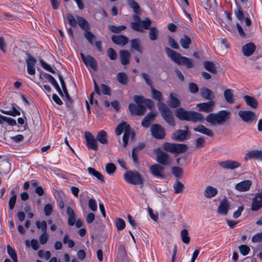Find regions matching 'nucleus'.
<instances>
[{"label":"nucleus","instance_id":"obj_1","mask_svg":"<svg viewBox=\"0 0 262 262\" xmlns=\"http://www.w3.org/2000/svg\"><path fill=\"white\" fill-rule=\"evenodd\" d=\"M134 100L136 104L130 103L128 105L129 111L133 115L143 116L145 114L146 109L143 104L149 108L153 106L152 100L144 98L143 96L135 95Z\"/></svg>","mask_w":262,"mask_h":262},{"label":"nucleus","instance_id":"obj_2","mask_svg":"<svg viewBox=\"0 0 262 262\" xmlns=\"http://www.w3.org/2000/svg\"><path fill=\"white\" fill-rule=\"evenodd\" d=\"M165 49L168 57L176 63L178 64H183L189 69L192 68L193 67L192 59L181 56L179 53H178L168 47H166Z\"/></svg>","mask_w":262,"mask_h":262},{"label":"nucleus","instance_id":"obj_3","mask_svg":"<svg viewBox=\"0 0 262 262\" xmlns=\"http://www.w3.org/2000/svg\"><path fill=\"white\" fill-rule=\"evenodd\" d=\"M230 117V113L227 111H221L216 113H211L206 117V120L212 125L223 124Z\"/></svg>","mask_w":262,"mask_h":262},{"label":"nucleus","instance_id":"obj_4","mask_svg":"<svg viewBox=\"0 0 262 262\" xmlns=\"http://www.w3.org/2000/svg\"><path fill=\"white\" fill-rule=\"evenodd\" d=\"M123 132H124V135L122 138V145L124 147H125L127 145L129 136H130L131 138L133 140L135 137V133L130 127L129 124L125 122L118 124L115 129V133L117 136L120 135Z\"/></svg>","mask_w":262,"mask_h":262},{"label":"nucleus","instance_id":"obj_5","mask_svg":"<svg viewBox=\"0 0 262 262\" xmlns=\"http://www.w3.org/2000/svg\"><path fill=\"white\" fill-rule=\"evenodd\" d=\"M159 110L165 121L169 124L174 126V117L172 111L162 102H159L158 103Z\"/></svg>","mask_w":262,"mask_h":262},{"label":"nucleus","instance_id":"obj_6","mask_svg":"<svg viewBox=\"0 0 262 262\" xmlns=\"http://www.w3.org/2000/svg\"><path fill=\"white\" fill-rule=\"evenodd\" d=\"M124 179L125 181L133 185H139L141 187L143 186V180L137 171L129 170L124 174Z\"/></svg>","mask_w":262,"mask_h":262},{"label":"nucleus","instance_id":"obj_7","mask_svg":"<svg viewBox=\"0 0 262 262\" xmlns=\"http://www.w3.org/2000/svg\"><path fill=\"white\" fill-rule=\"evenodd\" d=\"M163 149L171 153H182L186 150L187 146L183 144L170 143L165 142L163 145Z\"/></svg>","mask_w":262,"mask_h":262},{"label":"nucleus","instance_id":"obj_8","mask_svg":"<svg viewBox=\"0 0 262 262\" xmlns=\"http://www.w3.org/2000/svg\"><path fill=\"white\" fill-rule=\"evenodd\" d=\"M156 160L159 163L166 166L170 165L172 161L169 155L160 149L157 150Z\"/></svg>","mask_w":262,"mask_h":262},{"label":"nucleus","instance_id":"obj_9","mask_svg":"<svg viewBox=\"0 0 262 262\" xmlns=\"http://www.w3.org/2000/svg\"><path fill=\"white\" fill-rule=\"evenodd\" d=\"M84 135L88 148L89 149L97 150L98 144L96 138L95 139L94 137L90 132H85Z\"/></svg>","mask_w":262,"mask_h":262},{"label":"nucleus","instance_id":"obj_10","mask_svg":"<svg viewBox=\"0 0 262 262\" xmlns=\"http://www.w3.org/2000/svg\"><path fill=\"white\" fill-rule=\"evenodd\" d=\"M149 170L151 173L156 178L163 179L165 177L164 168L158 164L152 165L149 167Z\"/></svg>","mask_w":262,"mask_h":262},{"label":"nucleus","instance_id":"obj_11","mask_svg":"<svg viewBox=\"0 0 262 262\" xmlns=\"http://www.w3.org/2000/svg\"><path fill=\"white\" fill-rule=\"evenodd\" d=\"M238 115L243 121L246 122H252L257 118L255 113L250 111H240L238 112Z\"/></svg>","mask_w":262,"mask_h":262},{"label":"nucleus","instance_id":"obj_12","mask_svg":"<svg viewBox=\"0 0 262 262\" xmlns=\"http://www.w3.org/2000/svg\"><path fill=\"white\" fill-rule=\"evenodd\" d=\"M150 130L152 135L157 139H163L165 137L164 130L160 125H152Z\"/></svg>","mask_w":262,"mask_h":262},{"label":"nucleus","instance_id":"obj_13","mask_svg":"<svg viewBox=\"0 0 262 262\" xmlns=\"http://www.w3.org/2000/svg\"><path fill=\"white\" fill-rule=\"evenodd\" d=\"M218 164L223 168L226 169H234L241 166V164L237 161L230 160L221 161Z\"/></svg>","mask_w":262,"mask_h":262},{"label":"nucleus","instance_id":"obj_14","mask_svg":"<svg viewBox=\"0 0 262 262\" xmlns=\"http://www.w3.org/2000/svg\"><path fill=\"white\" fill-rule=\"evenodd\" d=\"M185 130L179 129L176 131L172 135V138L178 141H183L187 139V130L188 127L187 126H184Z\"/></svg>","mask_w":262,"mask_h":262},{"label":"nucleus","instance_id":"obj_15","mask_svg":"<svg viewBox=\"0 0 262 262\" xmlns=\"http://www.w3.org/2000/svg\"><path fill=\"white\" fill-rule=\"evenodd\" d=\"M214 104V101L211 100L207 102L198 103L196 106L201 111L209 113L213 111Z\"/></svg>","mask_w":262,"mask_h":262},{"label":"nucleus","instance_id":"obj_16","mask_svg":"<svg viewBox=\"0 0 262 262\" xmlns=\"http://www.w3.org/2000/svg\"><path fill=\"white\" fill-rule=\"evenodd\" d=\"M80 55L82 61L86 66H90L94 70L97 69V63L92 56L90 55L85 56L83 53H81Z\"/></svg>","mask_w":262,"mask_h":262},{"label":"nucleus","instance_id":"obj_17","mask_svg":"<svg viewBox=\"0 0 262 262\" xmlns=\"http://www.w3.org/2000/svg\"><path fill=\"white\" fill-rule=\"evenodd\" d=\"M262 207V192L257 193L253 199L251 205L252 211H257Z\"/></svg>","mask_w":262,"mask_h":262},{"label":"nucleus","instance_id":"obj_18","mask_svg":"<svg viewBox=\"0 0 262 262\" xmlns=\"http://www.w3.org/2000/svg\"><path fill=\"white\" fill-rule=\"evenodd\" d=\"M167 103L170 107L176 108L180 105L181 102L178 99L176 93H170Z\"/></svg>","mask_w":262,"mask_h":262},{"label":"nucleus","instance_id":"obj_19","mask_svg":"<svg viewBox=\"0 0 262 262\" xmlns=\"http://www.w3.org/2000/svg\"><path fill=\"white\" fill-rule=\"evenodd\" d=\"M41 231L42 233L39 237V241L41 245H44L47 242L48 238H49V235L47 232V223L45 221H43L41 222Z\"/></svg>","mask_w":262,"mask_h":262},{"label":"nucleus","instance_id":"obj_20","mask_svg":"<svg viewBox=\"0 0 262 262\" xmlns=\"http://www.w3.org/2000/svg\"><path fill=\"white\" fill-rule=\"evenodd\" d=\"M111 39L115 44L122 47L124 46L128 42V38L122 35H113Z\"/></svg>","mask_w":262,"mask_h":262},{"label":"nucleus","instance_id":"obj_21","mask_svg":"<svg viewBox=\"0 0 262 262\" xmlns=\"http://www.w3.org/2000/svg\"><path fill=\"white\" fill-rule=\"evenodd\" d=\"M251 185V181L245 180L236 184L235 186V188L239 191H246L249 189Z\"/></svg>","mask_w":262,"mask_h":262},{"label":"nucleus","instance_id":"obj_22","mask_svg":"<svg viewBox=\"0 0 262 262\" xmlns=\"http://www.w3.org/2000/svg\"><path fill=\"white\" fill-rule=\"evenodd\" d=\"M244 159L246 161L250 159L262 160V151L258 150L250 151L246 154Z\"/></svg>","mask_w":262,"mask_h":262},{"label":"nucleus","instance_id":"obj_23","mask_svg":"<svg viewBox=\"0 0 262 262\" xmlns=\"http://www.w3.org/2000/svg\"><path fill=\"white\" fill-rule=\"evenodd\" d=\"M224 96L226 102L229 104L234 103L236 96L234 94V91L231 89H226L224 92Z\"/></svg>","mask_w":262,"mask_h":262},{"label":"nucleus","instance_id":"obj_24","mask_svg":"<svg viewBox=\"0 0 262 262\" xmlns=\"http://www.w3.org/2000/svg\"><path fill=\"white\" fill-rule=\"evenodd\" d=\"M19 187H16L12 189L11 190L10 193L12 195L11 197L9 199V207L10 210H12L15 206L17 195L16 193L18 191Z\"/></svg>","mask_w":262,"mask_h":262},{"label":"nucleus","instance_id":"obj_25","mask_svg":"<svg viewBox=\"0 0 262 262\" xmlns=\"http://www.w3.org/2000/svg\"><path fill=\"white\" fill-rule=\"evenodd\" d=\"M229 204L228 201L227 199H224L221 202L220 204L217 209V212L220 214L226 215L229 210Z\"/></svg>","mask_w":262,"mask_h":262},{"label":"nucleus","instance_id":"obj_26","mask_svg":"<svg viewBox=\"0 0 262 262\" xmlns=\"http://www.w3.org/2000/svg\"><path fill=\"white\" fill-rule=\"evenodd\" d=\"M243 98L246 104L251 108L256 109L257 107L258 101L256 98L248 95L244 96Z\"/></svg>","mask_w":262,"mask_h":262},{"label":"nucleus","instance_id":"obj_27","mask_svg":"<svg viewBox=\"0 0 262 262\" xmlns=\"http://www.w3.org/2000/svg\"><path fill=\"white\" fill-rule=\"evenodd\" d=\"M190 111H185L182 107L178 108L175 111V115L180 120H188Z\"/></svg>","mask_w":262,"mask_h":262},{"label":"nucleus","instance_id":"obj_28","mask_svg":"<svg viewBox=\"0 0 262 262\" xmlns=\"http://www.w3.org/2000/svg\"><path fill=\"white\" fill-rule=\"evenodd\" d=\"M204 120V116L199 113L190 111L188 121L194 122H201Z\"/></svg>","mask_w":262,"mask_h":262},{"label":"nucleus","instance_id":"obj_29","mask_svg":"<svg viewBox=\"0 0 262 262\" xmlns=\"http://www.w3.org/2000/svg\"><path fill=\"white\" fill-rule=\"evenodd\" d=\"M255 50V46L254 43H248L243 47V54L246 56L251 55Z\"/></svg>","mask_w":262,"mask_h":262},{"label":"nucleus","instance_id":"obj_30","mask_svg":"<svg viewBox=\"0 0 262 262\" xmlns=\"http://www.w3.org/2000/svg\"><path fill=\"white\" fill-rule=\"evenodd\" d=\"M194 130L197 132H199L203 134L206 135L209 137H213V133L209 128L206 127L203 125H199L194 128Z\"/></svg>","mask_w":262,"mask_h":262},{"label":"nucleus","instance_id":"obj_31","mask_svg":"<svg viewBox=\"0 0 262 262\" xmlns=\"http://www.w3.org/2000/svg\"><path fill=\"white\" fill-rule=\"evenodd\" d=\"M157 116V113L150 112L148 113L143 119L141 124L145 127H148L150 125V121Z\"/></svg>","mask_w":262,"mask_h":262},{"label":"nucleus","instance_id":"obj_32","mask_svg":"<svg viewBox=\"0 0 262 262\" xmlns=\"http://www.w3.org/2000/svg\"><path fill=\"white\" fill-rule=\"evenodd\" d=\"M217 191L216 188L211 186H208L204 190V194L206 198L210 199L216 195Z\"/></svg>","mask_w":262,"mask_h":262},{"label":"nucleus","instance_id":"obj_33","mask_svg":"<svg viewBox=\"0 0 262 262\" xmlns=\"http://www.w3.org/2000/svg\"><path fill=\"white\" fill-rule=\"evenodd\" d=\"M121 63L123 65H126L129 63L130 53L127 50H121L119 52Z\"/></svg>","mask_w":262,"mask_h":262},{"label":"nucleus","instance_id":"obj_34","mask_svg":"<svg viewBox=\"0 0 262 262\" xmlns=\"http://www.w3.org/2000/svg\"><path fill=\"white\" fill-rule=\"evenodd\" d=\"M201 96L206 100H210L214 98L212 92L208 88H203L200 89Z\"/></svg>","mask_w":262,"mask_h":262},{"label":"nucleus","instance_id":"obj_35","mask_svg":"<svg viewBox=\"0 0 262 262\" xmlns=\"http://www.w3.org/2000/svg\"><path fill=\"white\" fill-rule=\"evenodd\" d=\"M133 18L134 22H132L130 23L132 28L137 31H142V28L141 26H140V23L141 21L140 17L135 14L133 15Z\"/></svg>","mask_w":262,"mask_h":262},{"label":"nucleus","instance_id":"obj_36","mask_svg":"<svg viewBox=\"0 0 262 262\" xmlns=\"http://www.w3.org/2000/svg\"><path fill=\"white\" fill-rule=\"evenodd\" d=\"M96 138L97 141H98L101 144H107L108 143L107 133L104 130L99 132Z\"/></svg>","mask_w":262,"mask_h":262},{"label":"nucleus","instance_id":"obj_37","mask_svg":"<svg viewBox=\"0 0 262 262\" xmlns=\"http://www.w3.org/2000/svg\"><path fill=\"white\" fill-rule=\"evenodd\" d=\"M180 43L183 49H187L191 43V40L188 36L184 35L180 39Z\"/></svg>","mask_w":262,"mask_h":262},{"label":"nucleus","instance_id":"obj_38","mask_svg":"<svg viewBox=\"0 0 262 262\" xmlns=\"http://www.w3.org/2000/svg\"><path fill=\"white\" fill-rule=\"evenodd\" d=\"M77 25L80 26V27L83 29L84 31L89 30L90 26L88 22L83 17L81 16L77 17Z\"/></svg>","mask_w":262,"mask_h":262},{"label":"nucleus","instance_id":"obj_39","mask_svg":"<svg viewBox=\"0 0 262 262\" xmlns=\"http://www.w3.org/2000/svg\"><path fill=\"white\" fill-rule=\"evenodd\" d=\"M130 43L131 45L132 49H133L139 52L140 53H142V49L141 48V42L138 39H133L130 40Z\"/></svg>","mask_w":262,"mask_h":262},{"label":"nucleus","instance_id":"obj_40","mask_svg":"<svg viewBox=\"0 0 262 262\" xmlns=\"http://www.w3.org/2000/svg\"><path fill=\"white\" fill-rule=\"evenodd\" d=\"M88 171L90 175L94 177H96L98 180H100V181H104L103 176L99 172L96 171L94 168L92 167H89L88 168Z\"/></svg>","mask_w":262,"mask_h":262},{"label":"nucleus","instance_id":"obj_41","mask_svg":"<svg viewBox=\"0 0 262 262\" xmlns=\"http://www.w3.org/2000/svg\"><path fill=\"white\" fill-rule=\"evenodd\" d=\"M117 79L118 82L123 85H126L128 83V77L124 72L118 73L117 75Z\"/></svg>","mask_w":262,"mask_h":262},{"label":"nucleus","instance_id":"obj_42","mask_svg":"<svg viewBox=\"0 0 262 262\" xmlns=\"http://www.w3.org/2000/svg\"><path fill=\"white\" fill-rule=\"evenodd\" d=\"M108 28L110 31L114 33H119L120 32L126 29V27L124 25H120L118 26H115L113 25H109Z\"/></svg>","mask_w":262,"mask_h":262},{"label":"nucleus","instance_id":"obj_43","mask_svg":"<svg viewBox=\"0 0 262 262\" xmlns=\"http://www.w3.org/2000/svg\"><path fill=\"white\" fill-rule=\"evenodd\" d=\"M204 66L206 70L213 74H215L216 72V69L214 64L211 61H205L204 62Z\"/></svg>","mask_w":262,"mask_h":262},{"label":"nucleus","instance_id":"obj_44","mask_svg":"<svg viewBox=\"0 0 262 262\" xmlns=\"http://www.w3.org/2000/svg\"><path fill=\"white\" fill-rule=\"evenodd\" d=\"M173 188L175 193H182L184 190V185L179 181L177 180L174 184Z\"/></svg>","mask_w":262,"mask_h":262},{"label":"nucleus","instance_id":"obj_45","mask_svg":"<svg viewBox=\"0 0 262 262\" xmlns=\"http://www.w3.org/2000/svg\"><path fill=\"white\" fill-rule=\"evenodd\" d=\"M25 245L28 247L31 246L34 250H37L39 248L38 241L35 239H32L31 241L27 239L25 241Z\"/></svg>","mask_w":262,"mask_h":262},{"label":"nucleus","instance_id":"obj_46","mask_svg":"<svg viewBox=\"0 0 262 262\" xmlns=\"http://www.w3.org/2000/svg\"><path fill=\"white\" fill-rule=\"evenodd\" d=\"M1 112L4 114L7 115H10L13 117H15L16 116H19L20 115V113L19 111L17 110L15 107H13L12 110L10 111H5L1 110Z\"/></svg>","mask_w":262,"mask_h":262},{"label":"nucleus","instance_id":"obj_47","mask_svg":"<svg viewBox=\"0 0 262 262\" xmlns=\"http://www.w3.org/2000/svg\"><path fill=\"white\" fill-rule=\"evenodd\" d=\"M151 90L152 98L161 102L162 99V93L155 89L152 86L151 87Z\"/></svg>","mask_w":262,"mask_h":262},{"label":"nucleus","instance_id":"obj_48","mask_svg":"<svg viewBox=\"0 0 262 262\" xmlns=\"http://www.w3.org/2000/svg\"><path fill=\"white\" fill-rule=\"evenodd\" d=\"M7 252L14 262H18L17 254L15 250L10 245L7 246Z\"/></svg>","mask_w":262,"mask_h":262},{"label":"nucleus","instance_id":"obj_49","mask_svg":"<svg viewBox=\"0 0 262 262\" xmlns=\"http://www.w3.org/2000/svg\"><path fill=\"white\" fill-rule=\"evenodd\" d=\"M84 35L85 38L89 41V42L91 45H93L94 43V41L95 39V36L94 34L89 31V30H87L85 31Z\"/></svg>","mask_w":262,"mask_h":262},{"label":"nucleus","instance_id":"obj_50","mask_svg":"<svg viewBox=\"0 0 262 262\" xmlns=\"http://www.w3.org/2000/svg\"><path fill=\"white\" fill-rule=\"evenodd\" d=\"M181 236L182 241L185 244H188L190 242V237L188 236V231L187 229H183L181 232Z\"/></svg>","mask_w":262,"mask_h":262},{"label":"nucleus","instance_id":"obj_51","mask_svg":"<svg viewBox=\"0 0 262 262\" xmlns=\"http://www.w3.org/2000/svg\"><path fill=\"white\" fill-rule=\"evenodd\" d=\"M151 23V20L148 18H146L144 20H141L140 23V26H141L142 28L141 32L143 31V29H148L150 26Z\"/></svg>","mask_w":262,"mask_h":262},{"label":"nucleus","instance_id":"obj_52","mask_svg":"<svg viewBox=\"0 0 262 262\" xmlns=\"http://www.w3.org/2000/svg\"><path fill=\"white\" fill-rule=\"evenodd\" d=\"M234 14L236 18L241 20L242 21L244 19V16L243 11H242L241 8L239 6H236V9L234 10Z\"/></svg>","mask_w":262,"mask_h":262},{"label":"nucleus","instance_id":"obj_53","mask_svg":"<svg viewBox=\"0 0 262 262\" xmlns=\"http://www.w3.org/2000/svg\"><path fill=\"white\" fill-rule=\"evenodd\" d=\"M128 4L136 13L140 11V7L135 0H128Z\"/></svg>","mask_w":262,"mask_h":262},{"label":"nucleus","instance_id":"obj_54","mask_svg":"<svg viewBox=\"0 0 262 262\" xmlns=\"http://www.w3.org/2000/svg\"><path fill=\"white\" fill-rule=\"evenodd\" d=\"M149 38L151 40H155L157 39V36L158 34V31L155 27H151L149 29Z\"/></svg>","mask_w":262,"mask_h":262},{"label":"nucleus","instance_id":"obj_55","mask_svg":"<svg viewBox=\"0 0 262 262\" xmlns=\"http://www.w3.org/2000/svg\"><path fill=\"white\" fill-rule=\"evenodd\" d=\"M26 55H27V58L26 59L27 66H35L37 61L36 59L29 53H27Z\"/></svg>","mask_w":262,"mask_h":262},{"label":"nucleus","instance_id":"obj_56","mask_svg":"<svg viewBox=\"0 0 262 262\" xmlns=\"http://www.w3.org/2000/svg\"><path fill=\"white\" fill-rule=\"evenodd\" d=\"M105 169L108 174H112L116 171V167L114 164L110 163L106 165Z\"/></svg>","mask_w":262,"mask_h":262},{"label":"nucleus","instance_id":"obj_57","mask_svg":"<svg viewBox=\"0 0 262 262\" xmlns=\"http://www.w3.org/2000/svg\"><path fill=\"white\" fill-rule=\"evenodd\" d=\"M67 19L68 20L70 25L73 27H77V19L76 20L73 16L71 14H68L66 16Z\"/></svg>","mask_w":262,"mask_h":262},{"label":"nucleus","instance_id":"obj_58","mask_svg":"<svg viewBox=\"0 0 262 262\" xmlns=\"http://www.w3.org/2000/svg\"><path fill=\"white\" fill-rule=\"evenodd\" d=\"M67 19L68 20L70 25L73 27H77V19L76 20L73 16L71 14H68L66 16Z\"/></svg>","mask_w":262,"mask_h":262},{"label":"nucleus","instance_id":"obj_59","mask_svg":"<svg viewBox=\"0 0 262 262\" xmlns=\"http://www.w3.org/2000/svg\"><path fill=\"white\" fill-rule=\"evenodd\" d=\"M39 62L41 67L46 70L54 74L55 71L50 67L49 64L47 63L45 61H44L42 59H40Z\"/></svg>","mask_w":262,"mask_h":262},{"label":"nucleus","instance_id":"obj_60","mask_svg":"<svg viewBox=\"0 0 262 262\" xmlns=\"http://www.w3.org/2000/svg\"><path fill=\"white\" fill-rule=\"evenodd\" d=\"M63 244H68V247L72 248L74 246L75 243L72 239H70L69 235L66 234L63 239Z\"/></svg>","mask_w":262,"mask_h":262},{"label":"nucleus","instance_id":"obj_61","mask_svg":"<svg viewBox=\"0 0 262 262\" xmlns=\"http://www.w3.org/2000/svg\"><path fill=\"white\" fill-rule=\"evenodd\" d=\"M53 210V205L50 204L46 205L44 207V212L46 216H49L51 214Z\"/></svg>","mask_w":262,"mask_h":262},{"label":"nucleus","instance_id":"obj_62","mask_svg":"<svg viewBox=\"0 0 262 262\" xmlns=\"http://www.w3.org/2000/svg\"><path fill=\"white\" fill-rule=\"evenodd\" d=\"M172 173L177 178H180L182 174V170L179 167L174 166L172 168Z\"/></svg>","mask_w":262,"mask_h":262},{"label":"nucleus","instance_id":"obj_63","mask_svg":"<svg viewBox=\"0 0 262 262\" xmlns=\"http://www.w3.org/2000/svg\"><path fill=\"white\" fill-rule=\"evenodd\" d=\"M116 227L118 230H123L125 225V222L123 220L119 218L117 219V221L116 223Z\"/></svg>","mask_w":262,"mask_h":262},{"label":"nucleus","instance_id":"obj_64","mask_svg":"<svg viewBox=\"0 0 262 262\" xmlns=\"http://www.w3.org/2000/svg\"><path fill=\"white\" fill-rule=\"evenodd\" d=\"M239 250L241 253L244 256L247 255L250 251L249 247L245 245L239 246Z\"/></svg>","mask_w":262,"mask_h":262}]
</instances>
